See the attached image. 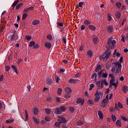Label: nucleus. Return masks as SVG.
Instances as JSON below:
<instances>
[{
  "instance_id": "nucleus-15",
  "label": "nucleus",
  "mask_w": 128,
  "mask_h": 128,
  "mask_svg": "<svg viewBox=\"0 0 128 128\" xmlns=\"http://www.w3.org/2000/svg\"><path fill=\"white\" fill-rule=\"evenodd\" d=\"M108 32H114V28L112 26H109L107 28Z\"/></svg>"
},
{
  "instance_id": "nucleus-46",
  "label": "nucleus",
  "mask_w": 128,
  "mask_h": 128,
  "mask_svg": "<svg viewBox=\"0 0 128 128\" xmlns=\"http://www.w3.org/2000/svg\"><path fill=\"white\" fill-rule=\"evenodd\" d=\"M94 88V84H90V85L89 90H92Z\"/></svg>"
},
{
  "instance_id": "nucleus-13",
  "label": "nucleus",
  "mask_w": 128,
  "mask_h": 128,
  "mask_svg": "<svg viewBox=\"0 0 128 128\" xmlns=\"http://www.w3.org/2000/svg\"><path fill=\"white\" fill-rule=\"evenodd\" d=\"M54 112L57 114H62V110H60V108H57L55 110Z\"/></svg>"
},
{
  "instance_id": "nucleus-50",
  "label": "nucleus",
  "mask_w": 128,
  "mask_h": 128,
  "mask_svg": "<svg viewBox=\"0 0 128 128\" xmlns=\"http://www.w3.org/2000/svg\"><path fill=\"white\" fill-rule=\"evenodd\" d=\"M102 78H108V74H106V73H102Z\"/></svg>"
},
{
  "instance_id": "nucleus-17",
  "label": "nucleus",
  "mask_w": 128,
  "mask_h": 128,
  "mask_svg": "<svg viewBox=\"0 0 128 128\" xmlns=\"http://www.w3.org/2000/svg\"><path fill=\"white\" fill-rule=\"evenodd\" d=\"M88 28H90V30H91L94 31L96 30V27L94 25L90 24L88 26Z\"/></svg>"
},
{
  "instance_id": "nucleus-36",
  "label": "nucleus",
  "mask_w": 128,
  "mask_h": 128,
  "mask_svg": "<svg viewBox=\"0 0 128 128\" xmlns=\"http://www.w3.org/2000/svg\"><path fill=\"white\" fill-rule=\"evenodd\" d=\"M60 110L62 112H66V108L64 106H61Z\"/></svg>"
},
{
  "instance_id": "nucleus-60",
  "label": "nucleus",
  "mask_w": 128,
  "mask_h": 128,
  "mask_svg": "<svg viewBox=\"0 0 128 128\" xmlns=\"http://www.w3.org/2000/svg\"><path fill=\"white\" fill-rule=\"evenodd\" d=\"M125 38H126V36H122V38H121V40H122V42H126V40H124Z\"/></svg>"
},
{
  "instance_id": "nucleus-4",
  "label": "nucleus",
  "mask_w": 128,
  "mask_h": 128,
  "mask_svg": "<svg viewBox=\"0 0 128 128\" xmlns=\"http://www.w3.org/2000/svg\"><path fill=\"white\" fill-rule=\"evenodd\" d=\"M118 64H120V62H116L113 63V65L112 66V69H111V72H116V68L118 66Z\"/></svg>"
},
{
  "instance_id": "nucleus-3",
  "label": "nucleus",
  "mask_w": 128,
  "mask_h": 128,
  "mask_svg": "<svg viewBox=\"0 0 128 128\" xmlns=\"http://www.w3.org/2000/svg\"><path fill=\"white\" fill-rule=\"evenodd\" d=\"M102 93L97 90L96 92V94H94L96 98L94 100V102H99L100 100L102 98Z\"/></svg>"
},
{
  "instance_id": "nucleus-45",
  "label": "nucleus",
  "mask_w": 128,
  "mask_h": 128,
  "mask_svg": "<svg viewBox=\"0 0 128 128\" xmlns=\"http://www.w3.org/2000/svg\"><path fill=\"white\" fill-rule=\"evenodd\" d=\"M62 88H58V94L60 96V94H62Z\"/></svg>"
},
{
  "instance_id": "nucleus-31",
  "label": "nucleus",
  "mask_w": 128,
  "mask_h": 128,
  "mask_svg": "<svg viewBox=\"0 0 128 128\" xmlns=\"http://www.w3.org/2000/svg\"><path fill=\"white\" fill-rule=\"evenodd\" d=\"M84 24H86V26H88V24H90V22L88 20H84Z\"/></svg>"
},
{
  "instance_id": "nucleus-25",
  "label": "nucleus",
  "mask_w": 128,
  "mask_h": 128,
  "mask_svg": "<svg viewBox=\"0 0 128 128\" xmlns=\"http://www.w3.org/2000/svg\"><path fill=\"white\" fill-rule=\"evenodd\" d=\"M33 112L35 116H36L38 114V109L36 108H34Z\"/></svg>"
},
{
  "instance_id": "nucleus-37",
  "label": "nucleus",
  "mask_w": 128,
  "mask_h": 128,
  "mask_svg": "<svg viewBox=\"0 0 128 128\" xmlns=\"http://www.w3.org/2000/svg\"><path fill=\"white\" fill-rule=\"evenodd\" d=\"M60 122H56L54 123V126L56 128H60Z\"/></svg>"
},
{
  "instance_id": "nucleus-58",
  "label": "nucleus",
  "mask_w": 128,
  "mask_h": 128,
  "mask_svg": "<svg viewBox=\"0 0 128 128\" xmlns=\"http://www.w3.org/2000/svg\"><path fill=\"white\" fill-rule=\"evenodd\" d=\"M82 6H84V2H80L78 3V6H80V8H82Z\"/></svg>"
},
{
  "instance_id": "nucleus-30",
  "label": "nucleus",
  "mask_w": 128,
  "mask_h": 128,
  "mask_svg": "<svg viewBox=\"0 0 128 128\" xmlns=\"http://www.w3.org/2000/svg\"><path fill=\"white\" fill-rule=\"evenodd\" d=\"M19 2H20V0H16V1H14L12 4V8H14V6H16L18 4Z\"/></svg>"
},
{
  "instance_id": "nucleus-34",
  "label": "nucleus",
  "mask_w": 128,
  "mask_h": 128,
  "mask_svg": "<svg viewBox=\"0 0 128 128\" xmlns=\"http://www.w3.org/2000/svg\"><path fill=\"white\" fill-rule=\"evenodd\" d=\"M101 69H102V66L100 65H98L96 68V72H98Z\"/></svg>"
},
{
  "instance_id": "nucleus-56",
  "label": "nucleus",
  "mask_w": 128,
  "mask_h": 128,
  "mask_svg": "<svg viewBox=\"0 0 128 128\" xmlns=\"http://www.w3.org/2000/svg\"><path fill=\"white\" fill-rule=\"evenodd\" d=\"M10 66H7L5 67V69H6V72H8L10 70Z\"/></svg>"
},
{
  "instance_id": "nucleus-48",
  "label": "nucleus",
  "mask_w": 128,
  "mask_h": 128,
  "mask_svg": "<svg viewBox=\"0 0 128 128\" xmlns=\"http://www.w3.org/2000/svg\"><path fill=\"white\" fill-rule=\"evenodd\" d=\"M116 6H117V8H120V6H122V3H120V2H116Z\"/></svg>"
},
{
  "instance_id": "nucleus-61",
  "label": "nucleus",
  "mask_w": 128,
  "mask_h": 128,
  "mask_svg": "<svg viewBox=\"0 0 128 128\" xmlns=\"http://www.w3.org/2000/svg\"><path fill=\"white\" fill-rule=\"evenodd\" d=\"M47 38H48V40H52V37L51 35H48L46 36Z\"/></svg>"
},
{
  "instance_id": "nucleus-44",
  "label": "nucleus",
  "mask_w": 128,
  "mask_h": 128,
  "mask_svg": "<svg viewBox=\"0 0 128 128\" xmlns=\"http://www.w3.org/2000/svg\"><path fill=\"white\" fill-rule=\"evenodd\" d=\"M45 112H46V114H50V108H46L45 109Z\"/></svg>"
},
{
  "instance_id": "nucleus-33",
  "label": "nucleus",
  "mask_w": 128,
  "mask_h": 128,
  "mask_svg": "<svg viewBox=\"0 0 128 128\" xmlns=\"http://www.w3.org/2000/svg\"><path fill=\"white\" fill-rule=\"evenodd\" d=\"M28 16V14L26 13H24L22 16V20H24Z\"/></svg>"
},
{
  "instance_id": "nucleus-39",
  "label": "nucleus",
  "mask_w": 128,
  "mask_h": 128,
  "mask_svg": "<svg viewBox=\"0 0 128 128\" xmlns=\"http://www.w3.org/2000/svg\"><path fill=\"white\" fill-rule=\"evenodd\" d=\"M87 54L92 58V52L91 50H88L87 52Z\"/></svg>"
},
{
  "instance_id": "nucleus-40",
  "label": "nucleus",
  "mask_w": 128,
  "mask_h": 128,
  "mask_svg": "<svg viewBox=\"0 0 128 128\" xmlns=\"http://www.w3.org/2000/svg\"><path fill=\"white\" fill-rule=\"evenodd\" d=\"M64 98H70V93H66L65 95H64Z\"/></svg>"
},
{
  "instance_id": "nucleus-16",
  "label": "nucleus",
  "mask_w": 128,
  "mask_h": 128,
  "mask_svg": "<svg viewBox=\"0 0 128 128\" xmlns=\"http://www.w3.org/2000/svg\"><path fill=\"white\" fill-rule=\"evenodd\" d=\"M78 80H74L70 78V80L68 81V82L70 84H76V82H78Z\"/></svg>"
},
{
  "instance_id": "nucleus-18",
  "label": "nucleus",
  "mask_w": 128,
  "mask_h": 128,
  "mask_svg": "<svg viewBox=\"0 0 128 128\" xmlns=\"http://www.w3.org/2000/svg\"><path fill=\"white\" fill-rule=\"evenodd\" d=\"M65 92H66L71 94L72 90L70 88L68 87H66L65 88Z\"/></svg>"
},
{
  "instance_id": "nucleus-43",
  "label": "nucleus",
  "mask_w": 128,
  "mask_h": 128,
  "mask_svg": "<svg viewBox=\"0 0 128 128\" xmlns=\"http://www.w3.org/2000/svg\"><path fill=\"white\" fill-rule=\"evenodd\" d=\"M25 38L27 40H32V36L30 35L26 36Z\"/></svg>"
},
{
  "instance_id": "nucleus-54",
  "label": "nucleus",
  "mask_w": 128,
  "mask_h": 128,
  "mask_svg": "<svg viewBox=\"0 0 128 128\" xmlns=\"http://www.w3.org/2000/svg\"><path fill=\"white\" fill-rule=\"evenodd\" d=\"M33 119L36 124H39L40 122H38V120L36 118H34Z\"/></svg>"
},
{
  "instance_id": "nucleus-19",
  "label": "nucleus",
  "mask_w": 128,
  "mask_h": 128,
  "mask_svg": "<svg viewBox=\"0 0 128 128\" xmlns=\"http://www.w3.org/2000/svg\"><path fill=\"white\" fill-rule=\"evenodd\" d=\"M14 40H18V36L16 35V34H14L11 36V42Z\"/></svg>"
},
{
  "instance_id": "nucleus-49",
  "label": "nucleus",
  "mask_w": 128,
  "mask_h": 128,
  "mask_svg": "<svg viewBox=\"0 0 128 128\" xmlns=\"http://www.w3.org/2000/svg\"><path fill=\"white\" fill-rule=\"evenodd\" d=\"M122 120H124V122H128V118H126V117L124 116H122L121 117Z\"/></svg>"
},
{
  "instance_id": "nucleus-11",
  "label": "nucleus",
  "mask_w": 128,
  "mask_h": 128,
  "mask_svg": "<svg viewBox=\"0 0 128 128\" xmlns=\"http://www.w3.org/2000/svg\"><path fill=\"white\" fill-rule=\"evenodd\" d=\"M32 10H34V6H31L29 8H26L24 9V12L28 13V12H30V10L32 11Z\"/></svg>"
},
{
  "instance_id": "nucleus-12",
  "label": "nucleus",
  "mask_w": 128,
  "mask_h": 128,
  "mask_svg": "<svg viewBox=\"0 0 128 128\" xmlns=\"http://www.w3.org/2000/svg\"><path fill=\"white\" fill-rule=\"evenodd\" d=\"M116 20H118L120 18V16H122V13L120 12H116Z\"/></svg>"
},
{
  "instance_id": "nucleus-42",
  "label": "nucleus",
  "mask_w": 128,
  "mask_h": 128,
  "mask_svg": "<svg viewBox=\"0 0 128 128\" xmlns=\"http://www.w3.org/2000/svg\"><path fill=\"white\" fill-rule=\"evenodd\" d=\"M98 88L102 90V88H104V84H102V83H100V84L99 85L97 86Z\"/></svg>"
},
{
  "instance_id": "nucleus-14",
  "label": "nucleus",
  "mask_w": 128,
  "mask_h": 128,
  "mask_svg": "<svg viewBox=\"0 0 128 128\" xmlns=\"http://www.w3.org/2000/svg\"><path fill=\"white\" fill-rule=\"evenodd\" d=\"M122 90L123 92H125V94H126V92H128V87L126 86H122Z\"/></svg>"
},
{
  "instance_id": "nucleus-7",
  "label": "nucleus",
  "mask_w": 128,
  "mask_h": 128,
  "mask_svg": "<svg viewBox=\"0 0 128 128\" xmlns=\"http://www.w3.org/2000/svg\"><path fill=\"white\" fill-rule=\"evenodd\" d=\"M122 64L120 63H118V66L116 70V74H120V72L121 70H122Z\"/></svg>"
},
{
  "instance_id": "nucleus-23",
  "label": "nucleus",
  "mask_w": 128,
  "mask_h": 128,
  "mask_svg": "<svg viewBox=\"0 0 128 128\" xmlns=\"http://www.w3.org/2000/svg\"><path fill=\"white\" fill-rule=\"evenodd\" d=\"M40 24V20H34L32 22L33 26H36V24Z\"/></svg>"
},
{
  "instance_id": "nucleus-63",
  "label": "nucleus",
  "mask_w": 128,
  "mask_h": 128,
  "mask_svg": "<svg viewBox=\"0 0 128 128\" xmlns=\"http://www.w3.org/2000/svg\"><path fill=\"white\" fill-rule=\"evenodd\" d=\"M76 78H80V73H77L75 75Z\"/></svg>"
},
{
  "instance_id": "nucleus-6",
  "label": "nucleus",
  "mask_w": 128,
  "mask_h": 128,
  "mask_svg": "<svg viewBox=\"0 0 128 128\" xmlns=\"http://www.w3.org/2000/svg\"><path fill=\"white\" fill-rule=\"evenodd\" d=\"M58 120L60 122V124H66V120L64 118L60 116H58Z\"/></svg>"
},
{
  "instance_id": "nucleus-5",
  "label": "nucleus",
  "mask_w": 128,
  "mask_h": 128,
  "mask_svg": "<svg viewBox=\"0 0 128 128\" xmlns=\"http://www.w3.org/2000/svg\"><path fill=\"white\" fill-rule=\"evenodd\" d=\"M110 88H112V86H114L116 88L118 86V83H116V80L112 79L110 81Z\"/></svg>"
},
{
  "instance_id": "nucleus-55",
  "label": "nucleus",
  "mask_w": 128,
  "mask_h": 128,
  "mask_svg": "<svg viewBox=\"0 0 128 128\" xmlns=\"http://www.w3.org/2000/svg\"><path fill=\"white\" fill-rule=\"evenodd\" d=\"M45 120L46 122H50V118L47 116L45 118Z\"/></svg>"
},
{
  "instance_id": "nucleus-57",
  "label": "nucleus",
  "mask_w": 128,
  "mask_h": 128,
  "mask_svg": "<svg viewBox=\"0 0 128 128\" xmlns=\"http://www.w3.org/2000/svg\"><path fill=\"white\" fill-rule=\"evenodd\" d=\"M95 78V80L96 78V74L94 73L92 74L91 78Z\"/></svg>"
},
{
  "instance_id": "nucleus-10",
  "label": "nucleus",
  "mask_w": 128,
  "mask_h": 128,
  "mask_svg": "<svg viewBox=\"0 0 128 128\" xmlns=\"http://www.w3.org/2000/svg\"><path fill=\"white\" fill-rule=\"evenodd\" d=\"M44 46L46 48H52V44L50 42H46Z\"/></svg>"
},
{
  "instance_id": "nucleus-9",
  "label": "nucleus",
  "mask_w": 128,
  "mask_h": 128,
  "mask_svg": "<svg viewBox=\"0 0 128 128\" xmlns=\"http://www.w3.org/2000/svg\"><path fill=\"white\" fill-rule=\"evenodd\" d=\"M106 102H108V100L106 98L104 99L101 102L102 106V108H106Z\"/></svg>"
},
{
  "instance_id": "nucleus-21",
  "label": "nucleus",
  "mask_w": 128,
  "mask_h": 128,
  "mask_svg": "<svg viewBox=\"0 0 128 128\" xmlns=\"http://www.w3.org/2000/svg\"><path fill=\"white\" fill-rule=\"evenodd\" d=\"M98 116L100 120L104 118V116L102 115V112L101 111L98 112Z\"/></svg>"
},
{
  "instance_id": "nucleus-29",
  "label": "nucleus",
  "mask_w": 128,
  "mask_h": 128,
  "mask_svg": "<svg viewBox=\"0 0 128 128\" xmlns=\"http://www.w3.org/2000/svg\"><path fill=\"white\" fill-rule=\"evenodd\" d=\"M34 44H36V42L34 41L30 42L29 43L30 48H32V46H34Z\"/></svg>"
},
{
  "instance_id": "nucleus-64",
  "label": "nucleus",
  "mask_w": 128,
  "mask_h": 128,
  "mask_svg": "<svg viewBox=\"0 0 128 128\" xmlns=\"http://www.w3.org/2000/svg\"><path fill=\"white\" fill-rule=\"evenodd\" d=\"M102 84V82H100V81H96V84L98 86L99 84Z\"/></svg>"
},
{
  "instance_id": "nucleus-1",
  "label": "nucleus",
  "mask_w": 128,
  "mask_h": 128,
  "mask_svg": "<svg viewBox=\"0 0 128 128\" xmlns=\"http://www.w3.org/2000/svg\"><path fill=\"white\" fill-rule=\"evenodd\" d=\"M114 44H116V40H112V38H110L108 40L107 42L106 48L107 50H110V48L111 46L112 50H114Z\"/></svg>"
},
{
  "instance_id": "nucleus-24",
  "label": "nucleus",
  "mask_w": 128,
  "mask_h": 128,
  "mask_svg": "<svg viewBox=\"0 0 128 128\" xmlns=\"http://www.w3.org/2000/svg\"><path fill=\"white\" fill-rule=\"evenodd\" d=\"M92 42H93L94 44H98V38H94L92 40Z\"/></svg>"
},
{
  "instance_id": "nucleus-32",
  "label": "nucleus",
  "mask_w": 128,
  "mask_h": 128,
  "mask_svg": "<svg viewBox=\"0 0 128 128\" xmlns=\"http://www.w3.org/2000/svg\"><path fill=\"white\" fill-rule=\"evenodd\" d=\"M112 120L114 122L116 120V117L114 114H112L111 116Z\"/></svg>"
},
{
  "instance_id": "nucleus-53",
  "label": "nucleus",
  "mask_w": 128,
  "mask_h": 128,
  "mask_svg": "<svg viewBox=\"0 0 128 128\" xmlns=\"http://www.w3.org/2000/svg\"><path fill=\"white\" fill-rule=\"evenodd\" d=\"M34 48H39L40 45L38 44H34V46H33Z\"/></svg>"
},
{
  "instance_id": "nucleus-27",
  "label": "nucleus",
  "mask_w": 128,
  "mask_h": 128,
  "mask_svg": "<svg viewBox=\"0 0 128 128\" xmlns=\"http://www.w3.org/2000/svg\"><path fill=\"white\" fill-rule=\"evenodd\" d=\"M12 68L13 70H14L16 74H18V68H16V67L15 66L12 65Z\"/></svg>"
},
{
  "instance_id": "nucleus-20",
  "label": "nucleus",
  "mask_w": 128,
  "mask_h": 128,
  "mask_svg": "<svg viewBox=\"0 0 128 128\" xmlns=\"http://www.w3.org/2000/svg\"><path fill=\"white\" fill-rule=\"evenodd\" d=\"M6 124H10L14 122V119L12 118H10V119H8L6 122Z\"/></svg>"
},
{
  "instance_id": "nucleus-8",
  "label": "nucleus",
  "mask_w": 128,
  "mask_h": 128,
  "mask_svg": "<svg viewBox=\"0 0 128 128\" xmlns=\"http://www.w3.org/2000/svg\"><path fill=\"white\" fill-rule=\"evenodd\" d=\"M76 102V104H84V99L79 98H77Z\"/></svg>"
},
{
  "instance_id": "nucleus-2",
  "label": "nucleus",
  "mask_w": 128,
  "mask_h": 128,
  "mask_svg": "<svg viewBox=\"0 0 128 128\" xmlns=\"http://www.w3.org/2000/svg\"><path fill=\"white\" fill-rule=\"evenodd\" d=\"M110 51L108 50V49H106V51L104 53L102 57V56H99V58H102L104 62H106V60H108V58H110Z\"/></svg>"
},
{
  "instance_id": "nucleus-41",
  "label": "nucleus",
  "mask_w": 128,
  "mask_h": 128,
  "mask_svg": "<svg viewBox=\"0 0 128 128\" xmlns=\"http://www.w3.org/2000/svg\"><path fill=\"white\" fill-rule=\"evenodd\" d=\"M76 124H78V126H82V124H84V122L79 120L77 122Z\"/></svg>"
},
{
  "instance_id": "nucleus-28",
  "label": "nucleus",
  "mask_w": 128,
  "mask_h": 128,
  "mask_svg": "<svg viewBox=\"0 0 128 128\" xmlns=\"http://www.w3.org/2000/svg\"><path fill=\"white\" fill-rule=\"evenodd\" d=\"M116 124L117 126H122V122H120V120H117Z\"/></svg>"
},
{
  "instance_id": "nucleus-26",
  "label": "nucleus",
  "mask_w": 128,
  "mask_h": 128,
  "mask_svg": "<svg viewBox=\"0 0 128 128\" xmlns=\"http://www.w3.org/2000/svg\"><path fill=\"white\" fill-rule=\"evenodd\" d=\"M23 3H20V4H18L16 6V10H20V8H22V6L23 5Z\"/></svg>"
},
{
  "instance_id": "nucleus-35",
  "label": "nucleus",
  "mask_w": 128,
  "mask_h": 128,
  "mask_svg": "<svg viewBox=\"0 0 128 128\" xmlns=\"http://www.w3.org/2000/svg\"><path fill=\"white\" fill-rule=\"evenodd\" d=\"M101 83L102 84H104V86H108V82H106V80L104 79V80H102L101 82Z\"/></svg>"
},
{
  "instance_id": "nucleus-51",
  "label": "nucleus",
  "mask_w": 128,
  "mask_h": 128,
  "mask_svg": "<svg viewBox=\"0 0 128 128\" xmlns=\"http://www.w3.org/2000/svg\"><path fill=\"white\" fill-rule=\"evenodd\" d=\"M118 106L120 108H123L122 104L120 102H118Z\"/></svg>"
},
{
  "instance_id": "nucleus-59",
  "label": "nucleus",
  "mask_w": 128,
  "mask_h": 128,
  "mask_svg": "<svg viewBox=\"0 0 128 128\" xmlns=\"http://www.w3.org/2000/svg\"><path fill=\"white\" fill-rule=\"evenodd\" d=\"M25 114H26V120H28V111H26V110H25Z\"/></svg>"
},
{
  "instance_id": "nucleus-62",
  "label": "nucleus",
  "mask_w": 128,
  "mask_h": 128,
  "mask_svg": "<svg viewBox=\"0 0 128 128\" xmlns=\"http://www.w3.org/2000/svg\"><path fill=\"white\" fill-rule=\"evenodd\" d=\"M102 72H100L98 73L97 75L98 76V78H100V76H102Z\"/></svg>"
},
{
  "instance_id": "nucleus-52",
  "label": "nucleus",
  "mask_w": 128,
  "mask_h": 128,
  "mask_svg": "<svg viewBox=\"0 0 128 128\" xmlns=\"http://www.w3.org/2000/svg\"><path fill=\"white\" fill-rule=\"evenodd\" d=\"M57 24L58 28V26H64V24H62V22H58Z\"/></svg>"
},
{
  "instance_id": "nucleus-22",
  "label": "nucleus",
  "mask_w": 128,
  "mask_h": 128,
  "mask_svg": "<svg viewBox=\"0 0 128 128\" xmlns=\"http://www.w3.org/2000/svg\"><path fill=\"white\" fill-rule=\"evenodd\" d=\"M52 83V80L50 78H48L46 80V84H48L50 86Z\"/></svg>"
},
{
  "instance_id": "nucleus-47",
  "label": "nucleus",
  "mask_w": 128,
  "mask_h": 128,
  "mask_svg": "<svg viewBox=\"0 0 128 128\" xmlns=\"http://www.w3.org/2000/svg\"><path fill=\"white\" fill-rule=\"evenodd\" d=\"M88 104H94V100H88Z\"/></svg>"
},
{
  "instance_id": "nucleus-38",
  "label": "nucleus",
  "mask_w": 128,
  "mask_h": 128,
  "mask_svg": "<svg viewBox=\"0 0 128 128\" xmlns=\"http://www.w3.org/2000/svg\"><path fill=\"white\" fill-rule=\"evenodd\" d=\"M108 22H112V15L110 14H108Z\"/></svg>"
}]
</instances>
